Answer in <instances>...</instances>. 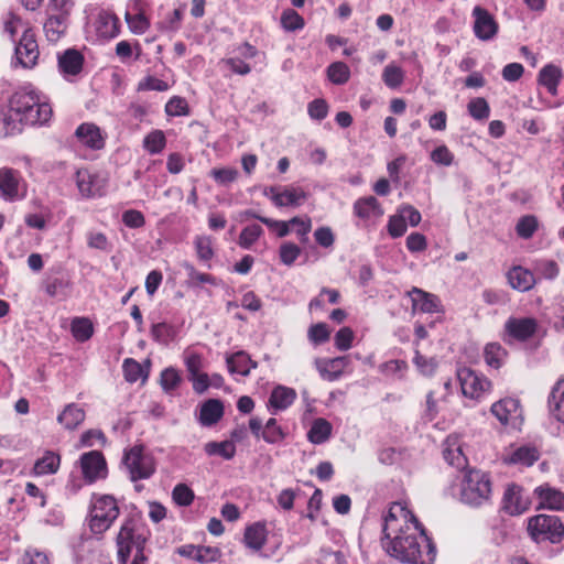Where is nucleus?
<instances>
[{
  "label": "nucleus",
  "instance_id": "obj_1",
  "mask_svg": "<svg viewBox=\"0 0 564 564\" xmlns=\"http://www.w3.org/2000/svg\"><path fill=\"white\" fill-rule=\"evenodd\" d=\"M383 538L387 553L404 564H434L436 549L423 525L401 502H393L383 517Z\"/></svg>",
  "mask_w": 564,
  "mask_h": 564
},
{
  "label": "nucleus",
  "instance_id": "obj_2",
  "mask_svg": "<svg viewBox=\"0 0 564 564\" xmlns=\"http://www.w3.org/2000/svg\"><path fill=\"white\" fill-rule=\"evenodd\" d=\"M10 117L26 124H43L52 117V107L30 87L17 90L9 101Z\"/></svg>",
  "mask_w": 564,
  "mask_h": 564
},
{
  "label": "nucleus",
  "instance_id": "obj_3",
  "mask_svg": "<svg viewBox=\"0 0 564 564\" xmlns=\"http://www.w3.org/2000/svg\"><path fill=\"white\" fill-rule=\"evenodd\" d=\"M491 480L487 473L470 469L463 475L457 486H451L448 494L470 507H481L491 498Z\"/></svg>",
  "mask_w": 564,
  "mask_h": 564
},
{
  "label": "nucleus",
  "instance_id": "obj_4",
  "mask_svg": "<svg viewBox=\"0 0 564 564\" xmlns=\"http://www.w3.org/2000/svg\"><path fill=\"white\" fill-rule=\"evenodd\" d=\"M120 509L115 497L94 495L90 500L88 525L96 535L106 532L118 518Z\"/></svg>",
  "mask_w": 564,
  "mask_h": 564
},
{
  "label": "nucleus",
  "instance_id": "obj_5",
  "mask_svg": "<svg viewBox=\"0 0 564 564\" xmlns=\"http://www.w3.org/2000/svg\"><path fill=\"white\" fill-rule=\"evenodd\" d=\"M144 543L145 538L138 532L135 520L132 518L126 519L117 535L119 562L121 564H126L131 554V551L135 549L132 563L144 564L147 560L143 554Z\"/></svg>",
  "mask_w": 564,
  "mask_h": 564
},
{
  "label": "nucleus",
  "instance_id": "obj_6",
  "mask_svg": "<svg viewBox=\"0 0 564 564\" xmlns=\"http://www.w3.org/2000/svg\"><path fill=\"white\" fill-rule=\"evenodd\" d=\"M122 464L132 481L149 479L155 471L154 457L142 445L126 449Z\"/></svg>",
  "mask_w": 564,
  "mask_h": 564
},
{
  "label": "nucleus",
  "instance_id": "obj_7",
  "mask_svg": "<svg viewBox=\"0 0 564 564\" xmlns=\"http://www.w3.org/2000/svg\"><path fill=\"white\" fill-rule=\"evenodd\" d=\"M528 531L536 543L549 541L557 544L564 538V525L556 516L538 514L530 518Z\"/></svg>",
  "mask_w": 564,
  "mask_h": 564
},
{
  "label": "nucleus",
  "instance_id": "obj_8",
  "mask_svg": "<svg viewBox=\"0 0 564 564\" xmlns=\"http://www.w3.org/2000/svg\"><path fill=\"white\" fill-rule=\"evenodd\" d=\"M457 380L459 381L462 393L466 398L480 399L491 390V381L481 373L470 368L463 367L457 369Z\"/></svg>",
  "mask_w": 564,
  "mask_h": 564
},
{
  "label": "nucleus",
  "instance_id": "obj_9",
  "mask_svg": "<svg viewBox=\"0 0 564 564\" xmlns=\"http://www.w3.org/2000/svg\"><path fill=\"white\" fill-rule=\"evenodd\" d=\"M490 412L503 426L519 429L523 422L522 408L516 398L500 399L492 403Z\"/></svg>",
  "mask_w": 564,
  "mask_h": 564
},
{
  "label": "nucleus",
  "instance_id": "obj_10",
  "mask_svg": "<svg viewBox=\"0 0 564 564\" xmlns=\"http://www.w3.org/2000/svg\"><path fill=\"white\" fill-rule=\"evenodd\" d=\"M75 182L80 195L85 198L100 197L106 192V177L98 173H91L86 169L76 172Z\"/></svg>",
  "mask_w": 564,
  "mask_h": 564
},
{
  "label": "nucleus",
  "instance_id": "obj_11",
  "mask_svg": "<svg viewBox=\"0 0 564 564\" xmlns=\"http://www.w3.org/2000/svg\"><path fill=\"white\" fill-rule=\"evenodd\" d=\"M538 330V321L533 317H510L505 324L507 343L525 341Z\"/></svg>",
  "mask_w": 564,
  "mask_h": 564
},
{
  "label": "nucleus",
  "instance_id": "obj_12",
  "mask_svg": "<svg viewBox=\"0 0 564 564\" xmlns=\"http://www.w3.org/2000/svg\"><path fill=\"white\" fill-rule=\"evenodd\" d=\"M15 59L24 68L33 67L39 58V45L32 30H25L15 46Z\"/></svg>",
  "mask_w": 564,
  "mask_h": 564
},
{
  "label": "nucleus",
  "instance_id": "obj_13",
  "mask_svg": "<svg viewBox=\"0 0 564 564\" xmlns=\"http://www.w3.org/2000/svg\"><path fill=\"white\" fill-rule=\"evenodd\" d=\"M474 33L481 41L492 40L499 30V25L494 15L488 10L477 6L473 10Z\"/></svg>",
  "mask_w": 564,
  "mask_h": 564
},
{
  "label": "nucleus",
  "instance_id": "obj_14",
  "mask_svg": "<svg viewBox=\"0 0 564 564\" xmlns=\"http://www.w3.org/2000/svg\"><path fill=\"white\" fill-rule=\"evenodd\" d=\"M59 273V270L47 272L41 282V288L50 297L66 300L69 296L73 284L69 278Z\"/></svg>",
  "mask_w": 564,
  "mask_h": 564
},
{
  "label": "nucleus",
  "instance_id": "obj_15",
  "mask_svg": "<svg viewBox=\"0 0 564 564\" xmlns=\"http://www.w3.org/2000/svg\"><path fill=\"white\" fill-rule=\"evenodd\" d=\"M406 295L412 303V313H437L442 311V303L437 295L413 286Z\"/></svg>",
  "mask_w": 564,
  "mask_h": 564
},
{
  "label": "nucleus",
  "instance_id": "obj_16",
  "mask_svg": "<svg viewBox=\"0 0 564 564\" xmlns=\"http://www.w3.org/2000/svg\"><path fill=\"white\" fill-rule=\"evenodd\" d=\"M80 465L84 477L90 482L104 478L107 474L106 460L100 452L91 451L84 454Z\"/></svg>",
  "mask_w": 564,
  "mask_h": 564
},
{
  "label": "nucleus",
  "instance_id": "obj_17",
  "mask_svg": "<svg viewBox=\"0 0 564 564\" xmlns=\"http://www.w3.org/2000/svg\"><path fill=\"white\" fill-rule=\"evenodd\" d=\"M84 65L83 54L75 50L68 48L58 56V69L65 78L77 76Z\"/></svg>",
  "mask_w": 564,
  "mask_h": 564
},
{
  "label": "nucleus",
  "instance_id": "obj_18",
  "mask_svg": "<svg viewBox=\"0 0 564 564\" xmlns=\"http://www.w3.org/2000/svg\"><path fill=\"white\" fill-rule=\"evenodd\" d=\"M509 285L519 292L530 291L536 283L534 272L521 265H516L507 272Z\"/></svg>",
  "mask_w": 564,
  "mask_h": 564
},
{
  "label": "nucleus",
  "instance_id": "obj_19",
  "mask_svg": "<svg viewBox=\"0 0 564 564\" xmlns=\"http://www.w3.org/2000/svg\"><path fill=\"white\" fill-rule=\"evenodd\" d=\"M75 137L85 147L93 150H100L105 145V138L98 126L95 123H82L75 131Z\"/></svg>",
  "mask_w": 564,
  "mask_h": 564
},
{
  "label": "nucleus",
  "instance_id": "obj_20",
  "mask_svg": "<svg viewBox=\"0 0 564 564\" xmlns=\"http://www.w3.org/2000/svg\"><path fill=\"white\" fill-rule=\"evenodd\" d=\"M540 507L550 510H564V492L549 486L541 485L534 489Z\"/></svg>",
  "mask_w": 564,
  "mask_h": 564
},
{
  "label": "nucleus",
  "instance_id": "obj_21",
  "mask_svg": "<svg viewBox=\"0 0 564 564\" xmlns=\"http://www.w3.org/2000/svg\"><path fill=\"white\" fill-rule=\"evenodd\" d=\"M503 509L511 516L521 514L528 509V500L523 499L521 487L510 485L503 494Z\"/></svg>",
  "mask_w": 564,
  "mask_h": 564
},
{
  "label": "nucleus",
  "instance_id": "obj_22",
  "mask_svg": "<svg viewBox=\"0 0 564 564\" xmlns=\"http://www.w3.org/2000/svg\"><path fill=\"white\" fill-rule=\"evenodd\" d=\"M95 30L100 39H113L120 32L119 19L111 12L102 11L96 19Z\"/></svg>",
  "mask_w": 564,
  "mask_h": 564
},
{
  "label": "nucleus",
  "instance_id": "obj_23",
  "mask_svg": "<svg viewBox=\"0 0 564 564\" xmlns=\"http://www.w3.org/2000/svg\"><path fill=\"white\" fill-rule=\"evenodd\" d=\"M0 196L6 200L19 197V173L12 169H0Z\"/></svg>",
  "mask_w": 564,
  "mask_h": 564
},
{
  "label": "nucleus",
  "instance_id": "obj_24",
  "mask_svg": "<svg viewBox=\"0 0 564 564\" xmlns=\"http://www.w3.org/2000/svg\"><path fill=\"white\" fill-rule=\"evenodd\" d=\"M276 207H299L307 198L306 192L296 186H282L280 195L275 197Z\"/></svg>",
  "mask_w": 564,
  "mask_h": 564
},
{
  "label": "nucleus",
  "instance_id": "obj_25",
  "mask_svg": "<svg viewBox=\"0 0 564 564\" xmlns=\"http://www.w3.org/2000/svg\"><path fill=\"white\" fill-rule=\"evenodd\" d=\"M444 459L457 469H464L467 466V458L463 453L462 445L456 437H448L443 448Z\"/></svg>",
  "mask_w": 564,
  "mask_h": 564
},
{
  "label": "nucleus",
  "instance_id": "obj_26",
  "mask_svg": "<svg viewBox=\"0 0 564 564\" xmlns=\"http://www.w3.org/2000/svg\"><path fill=\"white\" fill-rule=\"evenodd\" d=\"M561 78V68L556 65L547 64L539 72L538 82L540 85L544 86L552 96H556Z\"/></svg>",
  "mask_w": 564,
  "mask_h": 564
},
{
  "label": "nucleus",
  "instance_id": "obj_27",
  "mask_svg": "<svg viewBox=\"0 0 564 564\" xmlns=\"http://www.w3.org/2000/svg\"><path fill=\"white\" fill-rule=\"evenodd\" d=\"M224 415V405L217 399L206 401L199 413V421L204 426H212L216 424Z\"/></svg>",
  "mask_w": 564,
  "mask_h": 564
},
{
  "label": "nucleus",
  "instance_id": "obj_28",
  "mask_svg": "<svg viewBox=\"0 0 564 564\" xmlns=\"http://www.w3.org/2000/svg\"><path fill=\"white\" fill-rule=\"evenodd\" d=\"M68 28V20L63 18L62 15H50L47 14V19L44 22L43 30L46 39L50 42H57L65 34Z\"/></svg>",
  "mask_w": 564,
  "mask_h": 564
},
{
  "label": "nucleus",
  "instance_id": "obj_29",
  "mask_svg": "<svg viewBox=\"0 0 564 564\" xmlns=\"http://www.w3.org/2000/svg\"><path fill=\"white\" fill-rule=\"evenodd\" d=\"M349 359L347 356L336 357L323 362L318 366L321 375L329 381L337 380L348 366Z\"/></svg>",
  "mask_w": 564,
  "mask_h": 564
},
{
  "label": "nucleus",
  "instance_id": "obj_30",
  "mask_svg": "<svg viewBox=\"0 0 564 564\" xmlns=\"http://www.w3.org/2000/svg\"><path fill=\"white\" fill-rule=\"evenodd\" d=\"M85 420V411L77 404L70 403L65 406L63 412L58 415L57 421L64 425L65 429L74 430Z\"/></svg>",
  "mask_w": 564,
  "mask_h": 564
},
{
  "label": "nucleus",
  "instance_id": "obj_31",
  "mask_svg": "<svg viewBox=\"0 0 564 564\" xmlns=\"http://www.w3.org/2000/svg\"><path fill=\"white\" fill-rule=\"evenodd\" d=\"M227 366L231 373L248 376L257 364L245 351H238L227 358Z\"/></svg>",
  "mask_w": 564,
  "mask_h": 564
},
{
  "label": "nucleus",
  "instance_id": "obj_32",
  "mask_svg": "<svg viewBox=\"0 0 564 564\" xmlns=\"http://www.w3.org/2000/svg\"><path fill=\"white\" fill-rule=\"evenodd\" d=\"M295 398V390L279 386L271 392L269 403L275 410H285L294 402Z\"/></svg>",
  "mask_w": 564,
  "mask_h": 564
},
{
  "label": "nucleus",
  "instance_id": "obj_33",
  "mask_svg": "<svg viewBox=\"0 0 564 564\" xmlns=\"http://www.w3.org/2000/svg\"><path fill=\"white\" fill-rule=\"evenodd\" d=\"M245 543L248 547L259 551L263 547L267 541V529L262 523H254L246 529Z\"/></svg>",
  "mask_w": 564,
  "mask_h": 564
},
{
  "label": "nucleus",
  "instance_id": "obj_34",
  "mask_svg": "<svg viewBox=\"0 0 564 564\" xmlns=\"http://www.w3.org/2000/svg\"><path fill=\"white\" fill-rule=\"evenodd\" d=\"M355 214L364 219L383 214L378 199L373 196L358 199L354 205Z\"/></svg>",
  "mask_w": 564,
  "mask_h": 564
},
{
  "label": "nucleus",
  "instance_id": "obj_35",
  "mask_svg": "<svg viewBox=\"0 0 564 564\" xmlns=\"http://www.w3.org/2000/svg\"><path fill=\"white\" fill-rule=\"evenodd\" d=\"M61 458L53 452H46L43 457L39 458L33 467L36 476L55 474L59 467Z\"/></svg>",
  "mask_w": 564,
  "mask_h": 564
},
{
  "label": "nucleus",
  "instance_id": "obj_36",
  "mask_svg": "<svg viewBox=\"0 0 564 564\" xmlns=\"http://www.w3.org/2000/svg\"><path fill=\"white\" fill-rule=\"evenodd\" d=\"M332 433V424L325 419H316L308 433L307 438L313 444H322L326 442Z\"/></svg>",
  "mask_w": 564,
  "mask_h": 564
},
{
  "label": "nucleus",
  "instance_id": "obj_37",
  "mask_svg": "<svg viewBox=\"0 0 564 564\" xmlns=\"http://www.w3.org/2000/svg\"><path fill=\"white\" fill-rule=\"evenodd\" d=\"M550 406L553 416L564 423V378L553 388Z\"/></svg>",
  "mask_w": 564,
  "mask_h": 564
},
{
  "label": "nucleus",
  "instance_id": "obj_38",
  "mask_svg": "<svg viewBox=\"0 0 564 564\" xmlns=\"http://www.w3.org/2000/svg\"><path fill=\"white\" fill-rule=\"evenodd\" d=\"M485 361L488 366L499 369L507 357V350L498 343H489L484 351Z\"/></svg>",
  "mask_w": 564,
  "mask_h": 564
},
{
  "label": "nucleus",
  "instance_id": "obj_39",
  "mask_svg": "<svg viewBox=\"0 0 564 564\" xmlns=\"http://www.w3.org/2000/svg\"><path fill=\"white\" fill-rule=\"evenodd\" d=\"M204 449L207 455H218L224 459H231L236 454V446L232 441L208 442Z\"/></svg>",
  "mask_w": 564,
  "mask_h": 564
},
{
  "label": "nucleus",
  "instance_id": "obj_40",
  "mask_svg": "<svg viewBox=\"0 0 564 564\" xmlns=\"http://www.w3.org/2000/svg\"><path fill=\"white\" fill-rule=\"evenodd\" d=\"M539 459V453L534 447L521 446L512 452L507 459L511 464L531 466Z\"/></svg>",
  "mask_w": 564,
  "mask_h": 564
},
{
  "label": "nucleus",
  "instance_id": "obj_41",
  "mask_svg": "<svg viewBox=\"0 0 564 564\" xmlns=\"http://www.w3.org/2000/svg\"><path fill=\"white\" fill-rule=\"evenodd\" d=\"M183 268L187 273V284L192 288H196L203 284H217V279L214 275L197 271L195 267L188 262H185Z\"/></svg>",
  "mask_w": 564,
  "mask_h": 564
},
{
  "label": "nucleus",
  "instance_id": "obj_42",
  "mask_svg": "<svg viewBox=\"0 0 564 564\" xmlns=\"http://www.w3.org/2000/svg\"><path fill=\"white\" fill-rule=\"evenodd\" d=\"M166 145V138L162 130H153L143 139V148L150 154L161 153Z\"/></svg>",
  "mask_w": 564,
  "mask_h": 564
},
{
  "label": "nucleus",
  "instance_id": "obj_43",
  "mask_svg": "<svg viewBox=\"0 0 564 564\" xmlns=\"http://www.w3.org/2000/svg\"><path fill=\"white\" fill-rule=\"evenodd\" d=\"M327 77L335 85H344L350 78V69L343 62H334L327 67Z\"/></svg>",
  "mask_w": 564,
  "mask_h": 564
},
{
  "label": "nucleus",
  "instance_id": "obj_44",
  "mask_svg": "<svg viewBox=\"0 0 564 564\" xmlns=\"http://www.w3.org/2000/svg\"><path fill=\"white\" fill-rule=\"evenodd\" d=\"M534 274L546 280H554L558 273V264L554 260H538L533 264Z\"/></svg>",
  "mask_w": 564,
  "mask_h": 564
},
{
  "label": "nucleus",
  "instance_id": "obj_45",
  "mask_svg": "<svg viewBox=\"0 0 564 564\" xmlns=\"http://www.w3.org/2000/svg\"><path fill=\"white\" fill-rule=\"evenodd\" d=\"M72 334L78 341H86L93 335V324L88 318L76 317L72 322Z\"/></svg>",
  "mask_w": 564,
  "mask_h": 564
},
{
  "label": "nucleus",
  "instance_id": "obj_46",
  "mask_svg": "<svg viewBox=\"0 0 564 564\" xmlns=\"http://www.w3.org/2000/svg\"><path fill=\"white\" fill-rule=\"evenodd\" d=\"M468 113L478 121L486 120L490 115V107L482 97L471 99L467 105Z\"/></svg>",
  "mask_w": 564,
  "mask_h": 564
},
{
  "label": "nucleus",
  "instance_id": "obj_47",
  "mask_svg": "<svg viewBox=\"0 0 564 564\" xmlns=\"http://www.w3.org/2000/svg\"><path fill=\"white\" fill-rule=\"evenodd\" d=\"M262 235L263 229L260 225L247 226L240 232L238 245L243 249H250Z\"/></svg>",
  "mask_w": 564,
  "mask_h": 564
},
{
  "label": "nucleus",
  "instance_id": "obj_48",
  "mask_svg": "<svg viewBox=\"0 0 564 564\" xmlns=\"http://www.w3.org/2000/svg\"><path fill=\"white\" fill-rule=\"evenodd\" d=\"M404 79V73L401 67L389 64L382 72V80L389 88H398L402 85Z\"/></svg>",
  "mask_w": 564,
  "mask_h": 564
},
{
  "label": "nucleus",
  "instance_id": "obj_49",
  "mask_svg": "<svg viewBox=\"0 0 564 564\" xmlns=\"http://www.w3.org/2000/svg\"><path fill=\"white\" fill-rule=\"evenodd\" d=\"M194 246L200 261H209L215 254L213 239L209 236H197L194 240Z\"/></svg>",
  "mask_w": 564,
  "mask_h": 564
},
{
  "label": "nucleus",
  "instance_id": "obj_50",
  "mask_svg": "<svg viewBox=\"0 0 564 564\" xmlns=\"http://www.w3.org/2000/svg\"><path fill=\"white\" fill-rule=\"evenodd\" d=\"M281 24L284 30L294 32L303 29L304 20L296 11L286 9L281 15Z\"/></svg>",
  "mask_w": 564,
  "mask_h": 564
},
{
  "label": "nucleus",
  "instance_id": "obj_51",
  "mask_svg": "<svg viewBox=\"0 0 564 564\" xmlns=\"http://www.w3.org/2000/svg\"><path fill=\"white\" fill-rule=\"evenodd\" d=\"M261 437L269 444H275L284 438V434L275 419H269L264 425Z\"/></svg>",
  "mask_w": 564,
  "mask_h": 564
},
{
  "label": "nucleus",
  "instance_id": "obj_52",
  "mask_svg": "<svg viewBox=\"0 0 564 564\" xmlns=\"http://www.w3.org/2000/svg\"><path fill=\"white\" fill-rule=\"evenodd\" d=\"M301 254V248L293 242H284L280 246L279 256L283 264L291 267L294 264L299 256Z\"/></svg>",
  "mask_w": 564,
  "mask_h": 564
},
{
  "label": "nucleus",
  "instance_id": "obj_53",
  "mask_svg": "<svg viewBox=\"0 0 564 564\" xmlns=\"http://www.w3.org/2000/svg\"><path fill=\"white\" fill-rule=\"evenodd\" d=\"M238 171L234 167L213 169L210 176L221 186H227L238 178Z\"/></svg>",
  "mask_w": 564,
  "mask_h": 564
},
{
  "label": "nucleus",
  "instance_id": "obj_54",
  "mask_svg": "<svg viewBox=\"0 0 564 564\" xmlns=\"http://www.w3.org/2000/svg\"><path fill=\"white\" fill-rule=\"evenodd\" d=\"M308 339L314 345L326 343L330 336V329L325 323H317L308 328Z\"/></svg>",
  "mask_w": 564,
  "mask_h": 564
},
{
  "label": "nucleus",
  "instance_id": "obj_55",
  "mask_svg": "<svg viewBox=\"0 0 564 564\" xmlns=\"http://www.w3.org/2000/svg\"><path fill=\"white\" fill-rule=\"evenodd\" d=\"M74 7L72 0H50L47 6V14L50 15H62L68 20L70 11Z\"/></svg>",
  "mask_w": 564,
  "mask_h": 564
},
{
  "label": "nucleus",
  "instance_id": "obj_56",
  "mask_svg": "<svg viewBox=\"0 0 564 564\" xmlns=\"http://www.w3.org/2000/svg\"><path fill=\"white\" fill-rule=\"evenodd\" d=\"M123 375L128 382H137L143 377L142 366L132 358H127L122 365Z\"/></svg>",
  "mask_w": 564,
  "mask_h": 564
},
{
  "label": "nucleus",
  "instance_id": "obj_57",
  "mask_svg": "<svg viewBox=\"0 0 564 564\" xmlns=\"http://www.w3.org/2000/svg\"><path fill=\"white\" fill-rule=\"evenodd\" d=\"M538 228V220L534 216H524L517 224V234L519 237L529 239Z\"/></svg>",
  "mask_w": 564,
  "mask_h": 564
},
{
  "label": "nucleus",
  "instance_id": "obj_58",
  "mask_svg": "<svg viewBox=\"0 0 564 564\" xmlns=\"http://www.w3.org/2000/svg\"><path fill=\"white\" fill-rule=\"evenodd\" d=\"M173 500L178 506H189L194 500L193 490L184 484H178L172 492Z\"/></svg>",
  "mask_w": 564,
  "mask_h": 564
},
{
  "label": "nucleus",
  "instance_id": "obj_59",
  "mask_svg": "<svg viewBox=\"0 0 564 564\" xmlns=\"http://www.w3.org/2000/svg\"><path fill=\"white\" fill-rule=\"evenodd\" d=\"M126 21L130 31L134 34H143L150 26L148 19L142 14H126Z\"/></svg>",
  "mask_w": 564,
  "mask_h": 564
},
{
  "label": "nucleus",
  "instance_id": "obj_60",
  "mask_svg": "<svg viewBox=\"0 0 564 564\" xmlns=\"http://www.w3.org/2000/svg\"><path fill=\"white\" fill-rule=\"evenodd\" d=\"M431 160L438 165L449 166L454 161V154L446 145H438L431 152Z\"/></svg>",
  "mask_w": 564,
  "mask_h": 564
},
{
  "label": "nucleus",
  "instance_id": "obj_61",
  "mask_svg": "<svg viewBox=\"0 0 564 564\" xmlns=\"http://www.w3.org/2000/svg\"><path fill=\"white\" fill-rule=\"evenodd\" d=\"M290 226L296 227V234L300 237L301 242H306L308 240V232L312 229V220L310 217H293L290 219Z\"/></svg>",
  "mask_w": 564,
  "mask_h": 564
},
{
  "label": "nucleus",
  "instance_id": "obj_62",
  "mask_svg": "<svg viewBox=\"0 0 564 564\" xmlns=\"http://www.w3.org/2000/svg\"><path fill=\"white\" fill-rule=\"evenodd\" d=\"M406 231V223L404 217L398 212L397 215L391 216L388 221V232L392 238H399Z\"/></svg>",
  "mask_w": 564,
  "mask_h": 564
},
{
  "label": "nucleus",
  "instance_id": "obj_63",
  "mask_svg": "<svg viewBox=\"0 0 564 564\" xmlns=\"http://www.w3.org/2000/svg\"><path fill=\"white\" fill-rule=\"evenodd\" d=\"M181 382V377L174 368H166L161 373V386L164 391L174 390Z\"/></svg>",
  "mask_w": 564,
  "mask_h": 564
},
{
  "label": "nucleus",
  "instance_id": "obj_64",
  "mask_svg": "<svg viewBox=\"0 0 564 564\" xmlns=\"http://www.w3.org/2000/svg\"><path fill=\"white\" fill-rule=\"evenodd\" d=\"M22 564H50L47 555L36 549L25 551L21 560Z\"/></svg>",
  "mask_w": 564,
  "mask_h": 564
}]
</instances>
